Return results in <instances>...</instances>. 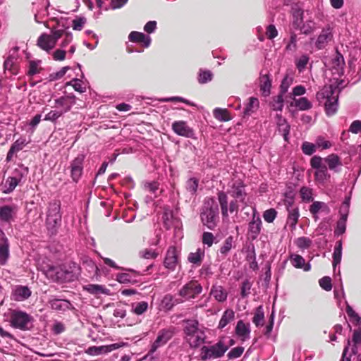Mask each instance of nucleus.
Returning a JSON list of instances; mask_svg holds the SVG:
<instances>
[{
    "label": "nucleus",
    "mask_w": 361,
    "mask_h": 361,
    "mask_svg": "<svg viewBox=\"0 0 361 361\" xmlns=\"http://www.w3.org/2000/svg\"><path fill=\"white\" fill-rule=\"evenodd\" d=\"M343 80H337L334 83L324 86L317 92V99L319 102H324L325 110L329 116L334 114L338 109V92L345 85Z\"/></svg>",
    "instance_id": "1"
},
{
    "label": "nucleus",
    "mask_w": 361,
    "mask_h": 361,
    "mask_svg": "<svg viewBox=\"0 0 361 361\" xmlns=\"http://www.w3.org/2000/svg\"><path fill=\"white\" fill-rule=\"evenodd\" d=\"M219 208L215 200L213 198H207L201 213L202 224L209 229H214L216 226Z\"/></svg>",
    "instance_id": "2"
},
{
    "label": "nucleus",
    "mask_w": 361,
    "mask_h": 361,
    "mask_svg": "<svg viewBox=\"0 0 361 361\" xmlns=\"http://www.w3.org/2000/svg\"><path fill=\"white\" fill-rule=\"evenodd\" d=\"M185 339L192 348H197L204 343L205 335L203 331L199 329L196 321H188L184 329Z\"/></svg>",
    "instance_id": "3"
},
{
    "label": "nucleus",
    "mask_w": 361,
    "mask_h": 361,
    "mask_svg": "<svg viewBox=\"0 0 361 361\" xmlns=\"http://www.w3.org/2000/svg\"><path fill=\"white\" fill-rule=\"evenodd\" d=\"M63 30H51L49 34L42 33L37 39V44L42 50L49 52L56 46L57 41L63 37Z\"/></svg>",
    "instance_id": "4"
},
{
    "label": "nucleus",
    "mask_w": 361,
    "mask_h": 361,
    "mask_svg": "<svg viewBox=\"0 0 361 361\" xmlns=\"http://www.w3.org/2000/svg\"><path fill=\"white\" fill-rule=\"evenodd\" d=\"M228 346L222 341L211 346H203L201 349V359L202 360L221 357L224 355Z\"/></svg>",
    "instance_id": "5"
},
{
    "label": "nucleus",
    "mask_w": 361,
    "mask_h": 361,
    "mask_svg": "<svg viewBox=\"0 0 361 361\" xmlns=\"http://www.w3.org/2000/svg\"><path fill=\"white\" fill-rule=\"evenodd\" d=\"M61 204L59 201L51 202L47 214L46 225L48 230H54L59 226L61 221Z\"/></svg>",
    "instance_id": "6"
},
{
    "label": "nucleus",
    "mask_w": 361,
    "mask_h": 361,
    "mask_svg": "<svg viewBox=\"0 0 361 361\" xmlns=\"http://www.w3.org/2000/svg\"><path fill=\"white\" fill-rule=\"evenodd\" d=\"M32 320V317L25 312L14 310L11 313L10 324L15 329L27 330Z\"/></svg>",
    "instance_id": "7"
},
{
    "label": "nucleus",
    "mask_w": 361,
    "mask_h": 361,
    "mask_svg": "<svg viewBox=\"0 0 361 361\" xmlns=\"http://www.w3.org/2000/svg\"><path fill=\"white\" fill-rule=\"evenodd\" d=\"M202 290V288L197 281H190L186 283L179 291V295L185 300L195 298Z\"/></svg>",
    "instance_id": "8"
},
{
    "label": "nucleus",
    "mask_w": 361,
    "mask_h": 361,
    "mask_svg": "<svg viewBox=\"0 0 361 361\" xmlns=\"http://www.w3.org/2000/svg\"><path fill=\"white\" fill-rule=\"evenodd\" d=\"M46 275L51 280L60 282L70 281L72 277L71 272L63 270L60 267H50L47 271Z\"/></svg>",
    "instance_id": "9"
},
{
    "label": "nucleus",
    "mask_w": 361,
    "mask_h": 361,
    "mask_svg": "<svg viewBox=\"0 0 361 361\" xmlns=\"http://www.w3.org/2000/svg\"><path fill=\"white\" fill-rule=\"evenodd\" d=\"M23 172L20 171L19 169L15 171V176L8 177L2 187V192L4 194H9L16 188V187L20 182L23 176V173H27V169H21Z\"/></svg>",
    "instance_id": "10"
},
{
    "label": "nucleus",
    "mask_w": 361,
    "mask_h": 361,
    "mask_svg": "<svg viewBox=\"0 0 361 361\" xmlns=\"http://www.w3.org/2000/svg\"><path fill=\"white\" fill-rule=\"evenodd\" d=\"M218 200L221 206V214L224 217H227L228 216V212L230 213H233L236 212L238 209L236 201H231L229 204V207H228L227 195L224 192H219Z\"/></svg>",
    "instance_id": "11"
},
{
    "label": "nucleus",
    "mask_w": 361,
    "mask_h": 361,
    "mask_svg": "<svg viewBox=\"0 0 361 361\" xmlns=\"http://www.w3.org/2000/svg\"><path fill=\"white\" fill-rule=\"evenodd\" d=\"M54 107L60 109L63 114L71 110L75 104V97L73 94H68L57 98L54 100Z\"/></svg>",
    "instance_id": "12"
},
{
    "label": "nucleus",
    "mask_w": 361,
    "mask_h": 361,
    "mask_svg": "<svg viewBox=\"0 0 361 361\" xmlns=\"http://www.w3.org/2000/svg\"><path fill=\"white\" fill-rule=\"evenodd\" d=\"M173 336V332L169 329H162L159 331L157 337L152 343L150 352H155L160 346L166 344Z\"/></svg>",
    "instance_id": "13"
},
{
    "label": "nucleus",
    "mask_w": 361,
    "mask_h": 361,
    "mask_svg": "<svg viewBox=\"0 0 361 361\" xmlns=\"http://www.w3.org/2000/svg\"><path fill=\"white\" fill-rule=\"evenodd\" d=\"M18 211L16 204L4 205L0 207V219L3 222L10 223L12 221Z\"/></svg>",
    "instance_id": "14"
},
{
    "label": "nucleus",
    "mask_w": 361,
    "mask_h": 361,
    "mask_svg": "<svg viewBox=\"0 0 361 361\" xmlns=\"http://www.w3.org/2000/svg\"><path fill=\"white\" fill-rule=\"evenodd\" d=\"M332 38V28L330 26L323 28L315 42L317 48L319 49L324 48Z\"/></svg>",
    "instance_id": "15"
},
{
    "label": "nucleus",
    "mask_w": 361,
    "mask_h": 361,
    "mask_svg": "<svg viewBox=\"0 0 361 361\" xmlns=\"http://www.w3.org/2000/svg\"><path fill=\"white\" fill-rule=\"evenodd\" d=\"M178 263V250L176 247H170L166 252L164 259V266L169 269L174 270Z\"/></svg>",
    "instance_id": "16"
},
{
    "label": "nucleus",
    "mask_w": 361,
    "mask_h": 361,
    "mask_svg": "<svg viewBox=\"0 0 361 361\" xmlns=\"http://www.w3.org/2000/svg\"><path fill=\"white\" fill-rule=\"evenodd\" d=\"M172 129L177 135L186 137H192L194 134L192 129L183 121H175L172 124Z\"/></svg>",
    "instance_id": "17"
},
{
    "label": "nucleus",
    "mask_w": 361,
    "mask_h": 361,
    "mask_svg": "<svg viewBox=\"0 0 361 361\" xmlns=\"http://www.w3.org/2000/svg\"><path fill=\"white\" fill-rule=\"evenodd\" d=\"M84 159L83 155H79L71 163V177L75 182L79 180L82 175Z\"/></svg>",
    "instance_id": "18"
},
{
    "label": "nucleus",
    "mask_w": 361,
    "mask_h": 361,
    "mask_svg": "<svg viewBox=\"0 0 361 361\" xmlns=\"http://www.w3.org/2000/svg\"><path fill=\"white\" fill-rule=\"evenodd\" d=\"M235 332L237 337L241 341H245L250 338V325L249 323H245L243 320H239L237 322Z\"/></svg>",
    "instance_id": "19"
},
{
    "label": "nucleus",
    "mask_w": 361,
    "mask_h": 361,
    "mask_svg": "<svg viewBox=\"0 0 361 361\" xmlns=\"http://www.w3.org/2000/svg\"><path fill=\"white\" fill-rule=\"evenodd\" d=\"M31 295V290L27 286H16L11 293V298L15 301H23Z\"/></svg>",
    "instance_id": "20"
},
{
    "label": "nucleus",
    "mask_w": 361,
    "mask_h": 361,
    "mask_svg": "<svg viewBox=\"0 0 361 361\" xmlns=\"http://www.w3.org/2000/svg\"><path fill=\"white\" fill-rule=\"evenodd\" d=\"M123 345L120 343H114L107 345H102L99 347L93 346L88 348V353L92 355H99L102 354H105L119 348L122 347Z\"/></svg>",
    "instance_id": "21"
},
{
    "label": "nucleus",
    "mask_w": 361,
    "mask_h": 361,
    "mask_svg": "<svg viewBox=\"0 0 361 361\" xmlns=\"http://www.w3.org/2000/svg\"><path fill=\"white\" fill-rule=\"evenodd\" d=\"M210 295L217 302H224L227 300L228 291L224 286L214 284L211 288Z\"/></svg>",
    "instance_id": "22"
},
{
    "label": "nucleus",
    "mask_w": 361,
    "mask_h": 361,
    "mask_svg": "<svg viewBox=\"0 0 361 361\" xmlns=\"http://www.w3.org/2000/svg\"><path fill=\"white\" fill-rule=\"evenodd\" d=\"M259 87L262 94L264 97H268L271 93V80L270 75L267 73L260 74L259 76Z\"/></svg>",
    "instance_id": "23"
},
{
    "label": "nucleus",
    "mask_w": 361,
    "mask_h": 361,
    "mask_svg": "<svg viewBox=\"0 0 361 361\" xmlns=\"http://www.w3.org/2000/svg\"><path fill=\"white\" fill-rule=\"evenodd\" d=\"M290 107H295L299 111H307L312 107V102L306 97L295 98L292 97L290 102Z\"/></svg>",
    "instance_id": "24"
},
{
    "label": "nucleus",
    "mask_w": 361,
    "mask_h": 361,
    "mask_svg": "<svg viewBox=\"0 0 361 361\" xmlns=\"http://www.w3.org/2000/svg\"><path fill=\"white\" fill-rule=\"evenodd\" d=\"M262 221L258 215L253 214L252 219L249 224V233L252 239H255L261 231Z\"/></svg>",
    "instance_id": "25"
},
{
    "label": "nucleus",
    "mask_w": 361,
    "mask_h": 361,
    "mask_svg": "<svg viewBox=\"0 0 361 361\" xmlns=\"http://www.w3.org/2000/svg\"><path fill=\"white\" fill-rule=\"evenodd\" d=\"M83 289L89 293L98 296L99 295H111L110 290L104 286L99 284H88L83 287Z\"/></svg>",
    "instance_id": "26"
},
{
    "label": "nucleus",
    "mask_w": 361,
    "mask_h": 361,
    "mask_svg": "<svg viewBox=\"0 0 361 361\" xmlns=\"http://www.w3.org/2000/svg\"><path fill=\"white\" fill-rule=\"evenodd\" d=\"M128 39L133 42H141L145 47H148L151 43V38L149 36L146 35L142 32L135 31L130 33Z\"/></svg>",
    "instance_id": "27"
},
{
    "label": "nucleus",
    "mask_w": 361,
    "mask_h": 361,
    "mask_svg": "<svg viewBox=\"0 0 361 361\" xmlns=\"http://www.w3.org/2000/svg\"><path fill=\"white\" fill-rule=\"evenodd\" d=\"M29 142V141L26 140L25 138H19L18 139L11 147L6 157L7 161H11L13 158V156L17 153L18 152L23 149V148Z\"/></svg>",
    "instance_id": "28"
},
{
    "label": "nucleus",
    "mask_w": 361,
    "mask_h": 361,
    "mask_svg": "<svg viewBox=\"0 0 361 361\" xmlns=\"http://www.w3.org/2000/svg\"><path fill=\"white\" fill-rule=\"evenodd\" d=\"M292 265L297 269H302L305 271H308L311 269L310 264H305V259L300 255L293 254L290 257Z\"/></svg>",
    "instance_id": "29"
},
{
    "label": "nucleus",
    "mask_w": 361,
    "mask_h": 361,
    "mask_svg": "<svg viewBox=\"0 0 361 361\" xmlns=\"http://www.w3.org/2000/svg\"><path fill=\"white\" fill-rule=\"evenodd\" d=\"M9 244L8 239L4 236L0 243V264L4 265L9 257Z\"/></svg>",
    "instance_id": "30"
},
{
    "label": "nucleus",
    "mask_w": 361,
    "mask_h": 361,
    "mask_svg": "<svg viewBox=\"0 0 361 361\" xmlns=\"http://www.w3.org/2000/svg\"><path fill=\"white\" fill-rule=\"evenodd\" d=\"M229 193L236 200L243 201L245 197L244 185L240 182L234 183Z\"/></svg>",
    "instance_id": "31"
},
{
    "label": "nucleus",
    "mask_w": 361,
    "mask_h": 361,
    "mask_svg": "<svg viewBox=\"0 0 361 361\" xmlns=\"http://www.w3.org/2000/svg\"><path fill=\"white\" fill-rule=\"evenodd\" d=\"M288 212L287 224L291 229H295L300 216L299 209L298 207L290 206L288 207Z\"/></svg>",
    "instance_id": "32"
},
{
    "label": "nucleus",
    "mask_w": 361,
    "mask_h": 361,
    "mask_svg": "<svg viewBox=\"0 0 361 361\" xmlns=\"http://www.w3.org/2000/svg\"><path fill=\"white\" fill-rule=\"evenodd\" d=\"M330 178L331 176L328 172L327 168H322V169L317 170L314 172L315 181L322 185H325Z\"/></svg>",
    "instance_id": "33"
},
{
    "label": "nucleus",
    "mask_w": 361,
    "mask_h": 361,
    "mask_svg": "<svg viewBox=\"0 0 361 361\" xmlns=\"http://www.w3.org/2000/svg\"><path fill=\"white\" fill-rule=\"evenodd\" d=\"M52 310L64 312L70 309L71 303L66 300L54 299L49 302Z\"/></svg>",
    "instance_id": "34"
},
{
    "label": "nucleus",
    "mask_w": 361,
    "mask_h": 361,
    "mask_svg": "<svg viewBox=\"0 0 361 361\" xmlns=\"http://www.w3.org/2000/svg\"><path fill=\"white\" fill-rule=\"evenodd\" d=\"M235 318V312L231 309H227L223 313V315L219 322L218 328L224 329L227 324L231 322Z\"/></svg>",
    "instance_id": "35"
},
{
    "label": "nucleus",
    "mask_w": 361,
    "mask_h": 361,
    "mask_svg": "<svg viewBox=\"0 0 361 361\" xmlns=\"http://www.w3.org/2000/svg\"><path fill=\"white\" fill-rule=\"evenodd\" d=\"M344 66V59L341 54L336 53L332 59V68L336 71V73L341 75L343 73Z\"/></svg>",
    "instance_id": "36"
},
{
    "label": "nucleus",
    "mask_w": 361,
    "mask_h": 361,
    "mask_svg": "<svg viewBox=\"0 0 361 361\" xmlns=\"http://www.w3.org/2000/svg\"><path fill=\"white\" fill-rule=\"evenodd\" d=\"M326 163H327L330 170L338 171L337 168L342 165L341 161L338 155L331 154L324 159Z\"/></svg>",
    "instance_id": "37"
},
{
    "label": "nucleus",
    "mask_w": 361,
    "mask_h": 361,
    "mask_svg": "<svg viewBox=\"0 0 361 361\" xmlns=\"http://www.w3.org/2000/svg\"><path fill=\"white\" fill-rule=\"evenodd\" d=\"M259 106V102L256 97H250L248 103L247 104L245 110L244 114L250 116L255 112Z\"/></svg>",
    "instance_id": "38"
},
{
    "label": "nucleus",
    "mask_w": 361,
    "mask_h": 361,
    "mask_svg": "<svg viewBox=\"0 0 361 361\" xmlns=\"http://www.w3.org/2000/svg\"><path fill=\"white\" fill-rule=\"evenodd\" d=\"M214 116L219 121H228L231 119L229 112L226 109L216 108L213 111Z\"/></svg>",
    "instance_id": "39"
},
{
    "label": "nucleus",
    "mask_w": 361,
    "mask_h": 361,
    "mask_svg": "<svg viewBox=\"0 0 361 361\" xmlns=\"http://www.w3.org/2000/svg\"><path fill=\"white\" fill-rule=\"evenodd\" d=\"M342 257V241L339 240L336 243L333 253V266L336 267L340 264Z\"/></svg>",
    "instance_id": "40"
},
{
    "label": "nucleus",
    "mask_w": 361,
    "mask_h": 361,
    "mask_svg": "<svg viewBox=\"0 0 361 361\" xmlns=\"http://www.w3.org/2000/svg\"><path fill=\"white\" fill-rule=\"evenodd\" d=\"M283 96L284 94L280 92L278 95L272 98L270 106L273 110L282 111L284 103Z\"/></svg>",
    "instance_id": "41"
},
{
    "label": "nucleus",
    "mask_w": 361,
    "mask_h": 361,
    "mask_svg": "<svg viewBox=\"0 0 361 361\" xmlns=\"http://www.w3.org/2000/svg\"><path fill=\"white\" fill-rule=\"evenodd\" d=\"M148 306V302L145 301L135 302L131 305V311L137 315H141L147 310Z\"/></svg>",
    "instance_id": "42"
},
{
    "label": "nucleus",
    "mask_w": 361,
    "mask_h": 361,
    "mask_svg": "<svg viewBox=\"0 0 361 361\" xmlns=\"http://www.w3.org/2000/svg\"><path fill=\"white\" fill-rule=\"evenodd\" d=\"M264 310L262 306H259L255 312L254 317L252 319L253 323L256 325V326H263L264 324Z\"/></svg>",
    "instance_id": "43"
},
{
    "label": "nucleus",
    "mask_w": 361,
    "mask_h": 361,
    "mask_svg": "<svg viewBox=\"0 0 361 361\" xmlns=\"http://www.w3.org/2000/svg\"><path fill=\"white\" fill-rule=\"evenodd\" d=\"M66 85L72 86L75 91L80 93H83L86 92V87L83 85V82L79 79H73L72 80L67 82L66 83Z\"/></svg>",
    "instance_id": "44"
},
{
    "label": "nucleus",
    "mask_w": 361,
    "mask_h": 361,
    "mask_svg": "<svg viewBox=\"0 0 361 361\" xmlns=\"http://www.w3.org/2000/svg\"><path fill=\"white\" fill-rule=\"evenodd\" d=\"M350 204V197H346L340 208V210H339L341 219H348Z\"/></svg>",
    "instance_id": "45"
},
{
    "label": "nucleus",
    "mask_w": 361,
    "mask_h": 361,
    "mask_svg": "<svg viewBox=\"0 0 361 361\" xmlns=\"http://www.w3.org/2000/svg\"><path fill=\"white\" fill-rule=\"evenodd\" d=\"M63 114V113L60 109H56L54 110H51L45 115L44 120L54 123Z\"/></svg>",
    "instance_id": "46"
},
{
    "label": "nucleus",
    "mask_w": 361,
    "mask_h": 361,
    "mask_svg": "<svg viewBox=\"0 0 361 361\" xmlns=\"http://www.w3.org/2000/svg\"><path fill=\"white\" fill-rule=\"evenodd\" d=\"M199 185V181L197 178H192L188 180L186 182V190L191 195H195L197 192V188Z\"/></svg>",
    "instance_id": "47"
},
{
    "label": "nucleus",
    "mask_w": 361,
    "mask_h": 361,
    "mask_svg": "<svg viewBox=\"0 0 361 361\" xmlns=\"http://www.w3.org/2000/svg\"><path fill=\"white\" fill-rule=\"evenodd\" d=\"M323 161H324V159H322L321 157L314 156L310 160V165L315 171L322 169V168H326L323 164Z\"/></svg>",
    "instance_id": "48"
},
{
    "label": "nucleus",
    "mask_w": 361,
    "mask_h": 361,
    "mask_svg": "<svg viewBox=\"0 0 361 361\" xmlns=\"http://www.w3.org/2000/svg\"><path fill=\"white\" fill-rule=\"evenodd\" d=\"M295 243L298 247L304 250L310 247L312 240L307 237H300L295 240Z\"/></svg>",
    "instance_id": "49"
},
{
    "label": "nucleus",
    "mask_w": 361,
    "mask_h": 361,
    "mask_svg": "<svg viewBox=\"0 0 361 361\" xmlns=\"http://www.w3.org/2000/svg\"><path fill=\"white\" fill-rule=\"evenodd\" d=\"M87 20L85 17H76L72 21V27L74 30L80 31L83 28Z\"/></svg>",
    "instance_id": "50"
},
{
    "label": "nucleus",
    "mask_w": 361,
    "mask_h": 361,
    "mask_svg": "<svg viewBox=\"0 0 361 361\" xmlns=\"http://www.w3.org/2000/svg\"><path fill=\"white\" fill-rule=\"evenodd\" d=\"M293 80V79L292 77L286 75L280 85V92L285 94L288 92V90L292 84Z\"/></svg>",
    "instance_id": "51"
},
{
    "label": "nucleus",
    "mask_w": 361,
    "mask_h": 361,
    "mask_svg": "<svg viewBox=\"0 0 361 361\" xmlns=\"http://www.w3.org/2000/svg\"><path fill=\"white\" fill-rule=\"evenodd\" d=\"M316 143L313 144L309 142H304L302 145V151L306 155H312L316 151Z\"/></svg>",
    "instance_id": "52"
},
{
    "label": "nucleus",
    "mask_w": 361,
    "mask_h": 361,
    "mask_svg": "<svg viewBox=\"0 0 361 361\" xmlns=\"http://www.w3.org/2000/svg\"><path fill=\"white\" fill-rule=\"evenodd\" d=\"M202 255V252L198 249L196 252L190 253L188 259L190 263L200 264Z\"/></svg>",
    "instance_id": "53"
},
{
    "label": "nucleus",
    "mask_w": 361,
    "mask_h": 361,
    "mask_svg": "<svg viewBox=\"0 0 361 361\" xmlns=\"http://www.w3.org/2000/svg\"><path fill=\"white\" fill-rule=\"evenodd\" d=\"M212 76L210 71H201L199 73L198 81L201 84L207 83L212 80Z\"/></svg>",
    "instance_id": "54"
},
{
    "label": "nucleus",
    "mask_w": 361,
    "mask_h": 361,
    "mask_svg": "<svg viewBox=\"0 0 361 361\" xmlns=\"http://www.w3.org/2000/svg\"><path fill=\"white\" fill-rule=\"evenodd\" d=\"M301 198L303 201L310 202L312 200V190L307 187H302L300 190Z\"/></svg>",
    "instance_id": "55"
},
{
    "label": "nucleus",
    "mask_w": 361,
    "mask_h": 361,
    "mask_svg": "<svg viewBox=\"0 0 361 361\" xmlns=\"http://www.w3.org/2000/svg\"><path fill=\"white\" fill-rule=\"evenodd\" d=\"M233 247V238L231 236L228 237L223 245L220 248V252L222 255H226L232 248Z\"/></svg>",
    "instance_id": "56"
},
{
    "label": "nucleus",
    "mask_w": 361,
    "mask_h": 361,
    "mask_svg": "<svg viewBox=\"0 0 361 361\" xmlns=\"http://www.w3.org/2000/svg\"><path fill=\"white\" fill-rule=\"evenodd\" d=\"M277 215V212L274 209L266 210L263 214V218L265 221L271 223L274 221Z\"/></svg>",
    "instance_id": "57"
},
{
    "label": "nucleus",
    "mask_w": 361,
    "mask_h": 361,
    "mask_svg": "<svg viewBox=\"0 0 361 361\" xmlns=\"http://www.w3.org/2000/svg\"><path fill=\"white\" fill-rule=\"evenodd\" d=\"M315 27V23L313 20H307L300 27V30L304 34H309L312 32Z\"/></svg>",
    "instance_id": "58"
},
{
    "label": "nucleus",
    "mask_w": 361,
    "mask_h": 361,
    "mask_svg": "<svg viewBox=\"0 0 361 361\" xmlns=\"http://www.w3.org/2000/svg\"><path fill=\"white\" fill-rule=\"evenodd\" d=\"M319 283L320 286L326 291H329L332 288L331 279L329 276H324L322 278Z\"/></svg>",
    "instance_id": "59"
},
{
    "label": "nucleus",
    "mask_w": 361,
    "mask_h": 361,
    "mask_svg": "<svg viewBox=\"0 0 361 361\" xmlns=\"http://www.w3.org/2000/svg\"><path fill=\"white\" fill-rule=\"evenodd\" d=\"M316 146L318 148H322V149H329L331 147V143L326 140L323 137H318L316 140Z\"/></svg>",
    "instance_id": "60"
},
{
    "label": "nucleus",
    "mask_w": 361,
    "mask_h": 361,
    "mask_svg": "<svg viewBox=\"0 0 361 361\" xmlns=\"http://www.w3.org/2000/svg\"><path fill=\"white\" fill-rule=\"evenodd\" d=\"M346 221L347 219L340 218L339 221L337 222V226L334 231L336 235H339L345 233Z\"/></svg>",
    "instance_id": "61"
},
{
    "label": "nucleus",
    "mask_w": 361,
    "mask_h": 361,
    "mask_svg": "<svg viewBox=\"0 0 361 361\" xmlns=\"http://www.w3.org/2000/svg\"><path fill=\"white\" fill-rule=\"evenodd\" d=\"M63 39L60 44V47L62 49L66 48L73 40V34L71 32H64L63 31Z\"/></svg>",
    "instance_id": "62"
},
{
    "label": "nucleus",
    "mask_w": 361,
    "mask_h": 361,
    "mask_svg": "<svg viewBox=\"0 0 361 361\" xmlns=\"http://www.w3.org/2000/svg\"><path fill=\"white\" fill-rule=\"evenodd\" d=\"M278 129H279V131L282 133L284 140L286 142H288V140H289L288 135H289L290 129V125L288 123H283V125H281V126H279L278 128Z\"/></svg>",
    "instance_id": "63"
},
{
    "label": "nucleus",
    "mask_w": 361,
    "mask_h": 361,
    "mask_svg": "<svg viewBox=\"0 0 361 361\" xmlns=\"http://www.w3.org/2000/svg\"><path fill=\"white\" fill-rule=\"evenodd\" d=\"M308 61L309 58L306 55H302L298 59L296 62V66L300 72H301L305 68Z\"/></svg>",
    "instance_id": "64"
}]
</instances>
